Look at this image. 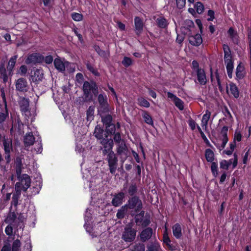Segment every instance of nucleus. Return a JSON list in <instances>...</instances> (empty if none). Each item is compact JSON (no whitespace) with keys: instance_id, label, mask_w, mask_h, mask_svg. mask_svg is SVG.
Listing matches in <instances>:
<instances>
[{"instance_id":"1","label":"nucleus","mask_w":251,"mask_h":251,"mask_svg":"<svg viewBox=\"0 0 251 251\" xmlns=\"http://www.w3.org/2000/svg\"><path fill=\"white\" fill-rule=\"evenodd\" d=\"M83 95L94 100L95 98L99 94L98 86L94 80L85 81L82 86Z\"/></svg>"},{"instance_id":"2","label":"nucleus","mask_w":251,"mask_h":251,"mask_svg":"<svg viewBox=\"0 0 251 251\" xmlns=\"http://www.w3.org/2000/svg\"><path fill=\"white\" fill-rule=\"evenodd\" d=\"M126 204L130 212H138L143 208L142 201L139 196L129 197Z\"/></svg>"},{"instance_id":"3","label":"nucleus","mask_w":251,"mask_h":251,"mask_svg":"<svg viewBox=\"0 0 251 251\" xmlns=\"http://www.w3.org/2000/svg\"><path fill=\"white\" fill-rule=\"evenodd\" d=\"M145 212L142 209L138 212H130L132 217H134L135 223L138 226L142 227H147L151 224L150 218H144Z\"/></svg>"},{"instance_id":"4","label":"nucleus","mask_w":251,"mask_h":251,"mask_svg":"<svg viewBox=\"0 0 251 251\" xmlns=\"http://www.w3.org/2000/svg\"><path fill=\"white\" fill-rule=\"evenodd\" d=\"M98 101L99 106L98 107V112L100 115L102 114L108 113L109 111V104L107 101V97L104 94H98Z\"/></svg>"},{"instance_id":"5","label":"nucleus","mask_w":251,"mask_h":251,"mask_svg":"<svg viewBox=\"0 0 251 251\" xmlns=\"http://www.w3.org/2000/svg\"><path fill=\"white\" fill-rule=\"evenodd\" d=\"M136 232V229L132 228V225L129 224L125 227L122 238L126 242H131L135 240Z\"/></svg>"},{"instance_id":"6","label":"nucleus","mask_w":251,"mask_h":251,"mask_svg":"<svg viewBox=\"0 0 251 251\" xmlns=\"http://www.w3.org/2000/svg\"><path fill=\"white\" fill-rule=\"evenodd\" d=\"M105 160L108 162L109 170L111 174H115L118 167V159L116 154L113 152L108 155Z\"/></svg>"},{"instance_id":"7","label":"nucleus","mask_w":251,"mask_h":251,"mask_svg":"<svg viewBox=\"0 0 251 251\" xmlns=\"http://www.w3.org/2000/svg\"><path fill=\"white\" fill-rule=\"evenodd\" d=\"M15 87L17 91L22 93L27 92L29 89L26 79L24 77L19 78L16 80Z\"/></svg>"},{"instance_id":"8","label":"nucleus","mask_w":251,"mask_h":251,"mask_svg":"<svg viewBox=\"0 0 251 251\" xmlns=\"http://www.w3.org/2000/svg\"><path fill=\"white\" fill-rule=\"evenodd\" d=\"M17 177L19 181L16 183L15 189H17V186H18V189L21 191L22 186H25L26 184L27 186H30L31 179L27 174H20V176H17Z\"/></svg>"},{"instance_id":"9","label":"nucleus","mask_w":251,"mask_h":251,"mask_svg":"<svg viewBox=\"0 0 251 251\" xmlns=\"http://www.w3.org/2000/svg\"><path fill=\"white\" fill-rule=\"evenodd\" d=\"M44 56L38 53H33L28 55L25 62L26 64H40L44 62Z\"/></svg>"},{"instance_id":"10","label":"nucleus","mask_w":251,"mask_h":251,"mask_svg":"<svg viewBox=\"0 0 251 251\" xmlns=\"http://www.w3.org/2000/svg\"><path fill=\"white\" fill-rule=\"evenodd\" d=\"M140 234V240L143 242H145L150 239L153 234V229L150 227H145Z\"/></svg>"},{"instance_id":"11","label":"nucleus","mask_w":251,"mask_h":251,"mask_svg":"<svg viewBox=\"0 0 251 251\" xmlns=\"http://www.w3.org/2000/svg\"><path fill=\"white\" fill-rule=\"evenodd\" d=\"M125 197V194L123 192H120L118 194H115L111 201V204L115 207L120 206L123 202V200Z\"/></svg>"},{"instance_id":"12","label":"nucleus","mask_w":251,"mask_h":251,"mask_svg":"<svg viewBox=\"0 0 251 251\" xmlns=\"http://www.w3.org/2000/svg\"><path fill=\"white\" fill-rule=\"evenodd\" d=\"M116 152L119 156H125L126 157L127 154H128L129 151L124 140H123L121 144L118 146Z\"/></svg>"},{"instance_id":"13","label":"nucleus","mask_w":251,"mask_h":251,"mask_svg":"<svg viewBox=\"0 0 251 251\" xmlns=\"http://www.w3.org/2000/svg\"><path fill=\"white\" fill-rule=\"evenodd\" d=\"M135 32L138 36H140L143 31L144 24L142 20L139 17H135L134 19Z\"/></svg>"},{"instance_id":"14","label":"nucleus","mask_w":251,"mask_h":251,"mask_svg":"<svg viewBox=\"0 0 251 251\" xmlns=\"http://www.w3.org/2000/svg\"><path fill=\"white\" fill-rule=\"evenodd\" d=\"M24 159L22 155L18 156L16 157L15 160V169L17 176H20L22 173V170L23 168L22 159Z\"/></svg>"},{"instance_id":"15","label":"nucleus","mask_w":251,"mask_h":251,"mask_svg":"<svg viewBox=\"0 0 251 251\" xmlns=\"http://www.w3.org/2000/svg\"><path fill=\"white\" fill-rule=\"evenodd\" d=\"M35 142V137L32 132L26 133L24 137V143L25 147L33 145Z\"/></svg>"},{"instance_id":"16","label":"nucleus","mask_w":251,"mask_h":251,"mask_svg":"<svg viewBox=\"0 0 251 251\" xmlns=\"http://www.w3.org/2000/svg\"><path fill=\"white\" fill-rule=\"evenodd\" d=\"M100 144L102 145L103 148L113 149L114 146V142L111 136L108 137L104 136V138L100 140Z\"/></svg>"},{"instance_id":"17","label":"nucleus","mask_w":251,"mask_h":251,"mask_svg":"<svg viewBox=\"0 0 251 251\" xmlns=\"http://www.w3.org/2000/svg\"><path fill=\"white\" fill-rule=\"evenodd\" d=\"M189 43L193 46H199L202 42V39L200 34H196L194 36H190Z\"/></svg>"},{"instance_id":"18","label":"nucleus","mask_w":251,"mask_h":251,"mask_svg":"<svg viewBox=\"0 0 251 251\" xmlns=\"http://www.w3.org/2000/svg\"><path fill=\"white\" fill-rule=\"evenodd\" d=\"M53 63L55 68L60 72L65 71V67L69 64L68 62H63L60 58H55Z\"/></svg>"},{"instance_id":"19","label":"nucleus","mask_w":251,"mask_h":251,"mask_svg":"<svg viewBox=\"0 0 251 251\" xmlns=\"http://www.w3.org/2000/svg\"><path fill=\"white\" fill-rule=\"evenodd\" d=\"M19 103L20 110L22 112L26 113L29 111V100L28 99L23 97Z\"/></svg>"},{"instance_id":"20","label":"nucleus","mask_w":251,"mask_h":251,"mask_svg":"<svg viewBox=\"0 0 251 251\" xmlns=\"http://www.w3.org/2000/svg\"><path fill=\"white\" fill-rule=\"evenodd\" d=\"M104 133L105 130L100 125H98L95 127L94 135L98 140L104 138Z\"/></svg>"},{"instance_id":"21","label":"nucleus","mask_w":251,"mask_h":251,"mask_svg":"<svg viewBox=\"0 0 251 251\" xmlns=\"http://www.w3.org/2000/svg\"><path fill=\"white\" fill-rule=\"evenodd\" d=\"M197 76V79L200 84L202 85H205L207 82L205 72L203 69L198 70L196 72Z\"/></svg>"},{"instance_id":"22","label":"nucleus","mask_w":251,"mask_h":251,"mask_svg":"<svg viewBox=\"0 0 251 251\" xmlns=\"http://www.w3.org/2000/svg\"><path fill=\"white\" fill-rule=\"evenodd\" d=\"M245 67L242 62L238 65L236 69V75L238 79H242L245 76Z\"/></svg>"},{"instance_id":"23","label":"nucleus","mask_w":251,"mask_h":251,"mask_svg":"<svg viewBox=\"0 0 251 251\" xmlns=\"http://www.w3.org/2000/svg\"><path fill=\"white\" fill-rule=\"evenodd\" d=\"M4 152H11L13 151L12 141L11 138H6L3 137L2 140Z\"/></svg>"},{"instance_id":"24","label":"nucleus","mask_w":251,"mask_h":251,"mask_svg":"<svg viewBox=\"0 0 251 251\" xmlns=\"http://www.w3.org/2000/svg\"><path fill=\"white\" fill-rule=\"evenodd\" d=\"M43 73L42 71L36 69L34 71L33 75H31V80L33 82L38 83L41 81L43 78Z\"/></svg>"},{"instance_id":"25","label":"nucleus","mask_w":251,"mask_h":251,"mask_svg":"<svg viewBox=\"0 0 251 251\" xmlns=\"http://www.w3.org/2000/svg\"><path fill=\"white\" fill-rule=\"evenodd\" d=\"M227 33L234 44L238 45L240 42L237 32L234 30L233 27H231L228 29Z\"/></svg>"},{"instance_id":"26","label":"nucleus","mask_w":251,"mask_h":251,"mask_svg":"<svg viewBox=\"0 0 251 251\" xmlns=\"http://www.w3.org/2000/svg\"><path fill=\"white\" fill-rule=\"evenodd\" d=\"M18 187V186H17V187ZM15 192L13 194L12 197L11 205H13L15 207L17 208L18 204L19 199L21 195V190L18 189V188H17V189H15Z\"/></svg>"},{"instance_id":"27","label":"nucleus","mask_w":251,"mask_h":251,"mask_svg":"<svg viewBox=\"0 0 251 251\" xmlns=\"http://www.w3.org/2000/svg\"><path fill=\"white\" fill-rule=\"evenodd\" d=\"M155 23L156 25L160 28H166L169 25L168 21L163 16H159L155 20Z\"/></svg>"},{"instance_id":"28","label":"nucleus","mask_w":251,"mask_h":251,"mask_svg":"<svg viewBox=\"0 0 251 251\" xmlns=\"http://www.w3.org/2000/svg\"><path fill=\"white\" fill-rule=\"evenodd\" d=\"M138 187L135 183H131L129 184L127 189V193L130 197L137 196L136 195L138 192Z\"/></svg>"},{"instance_id":"29","label":"nucleus","mask_w":251,"mask_h":251,"mask_svg":"<svg viewBox=\"0 0 251 251\" xmlns=\"http://www.w3.org/2000/svg\"><path fill=\"white\" fill-rule=\"evenodd\" d=\"M128 211H129V209L128 208L126 204L118 210L116 214L117 218L118 219H122L124 218Z\"/></svg>"},{"instance_id":"30","label":"nucleus","mask_w":251,"mask_h":251,"mask_svg":"<svg viewBox=\"0 0 251 251\" xmlns=\"http://www.w3.org/2000/svg\"><path fill=\"white\" fill-rule=\"evenodd\" d=\"M116 133V127L114 124L109 125L105 126V136H108V137H112V135Z\"/></svg>"},{"instance_id":"31","label":"nucleus","mask_w":251,"mask_h":251,"mask_svg":"<svg viewBox=\"0 0 251 251\" xmlns=\"http://www.w3.org/2000/svg\"><path fill=\"white\" fill-rule=\"evenodd\" d=\"M147 251H163L157 241L152 242L147 246Z\"/></svg>"},{"instance_id":"32","label":"nucleus","mask_w":251,"mask_h":251,"mask_svg":"<svg viewBox=\"0 0 251 251\" xmlns=\"http://www.w3.org/2000/svg\"><path fill=\"white\" fill-rule=\"evenodd\" d=\"M174 236L177 239L182 236L181 227L178 223L176 224L172 227Z\"/></svg>"},{"instance_id":"33","label":"nucleus","mask_w":251,"mask_h":251,"mask_svg":"<svg viewBox=\"0 0 251 251\" xmlns=\"http://www.w3.org/2000/svg\"><path fill=\"white\" fill-rule=\"evenodd\" d=\"M17 58H18V55H15L10 58V59L8 62V64L7 66V71L9 72V74H10L11 73V72L13 71V69H14V68L15 67V65L16 61Z\"/></svg>"},{"instance_id":"34","label":"nucleus","mask_w":251,"mask_h":251,"mask_svg":"<svg viewBox=\"0 0 251 251\" xmlns=\"http://www.w3.org/2000/svg\"><path fill=\"white\" fill-rule=\"evenodd\" d=\"M16 218L17 215L15 212L10 211L4 220V222L8 224H12L15 222Z\"/></svg>"},{"instance_id":"35","label":"nucleus","mask_w":251,"mask_h":251,"mask_svg":"<svg viewBox=\"0 0 251 251\" xmlns=\"http://www.w3.org/2000/svg\"><path fill=\"white\" fill-rule=\"evenodd\" d=\"M0 78L2 79L3 83H6L8 81V76L4 63H1L0 65Z\"/></svg>"},{"instance_id":"36","label":"nucleus","mask_w":251,"mask_h":251,"mask_svg":"<svg viewBox=\"0 0 251 251\" xmlns=\"http://www.w3.org/2000/svg\"><path fill=\"white\" fill-rule=\"evenodd\" d=\"M95 106H90L86 110V120L87 121H91L94 117Z\"/></svg>"},{"instance_id":"37","label":"nucleus","mask_w":251,"mask_h":251,"mask_svg":"<svg viewBox=\"0 0 251 251\" xmlns=\"http://www.w3.org/2000/svg\"><path fill=\"white\" fill-rule=\"evenodd\" d=\"M205 157L207 162H212L214 160V153L211 149H206L205 151Z\"/></svg>"},{"instance_id":"38","label":"nucleus","mask_w":251,"mask_h":251,"mask_svg":"<svg viewBox=\"0 0 251 251\" xmlns=\"http://www.w3.org/2000/svg\"><path fill=\"white\" fill-rule=\"evenodd\" d=\"M230 90L231 94L235 98H238L239 97V91L237 86L233 83H231L229 84Z\"/></svg>"},{"instance_id":"39","label":"nucleus","mask_w":251,"mask_h":251,"mask_svg":"<svg viewBox=\"0 0 251 251\" xmlns=\"http://www.w3.org/2000/svg\"><path fill=\"white\" fill-rule=\"evenodd\" d=\"M142 116L146 123L150 125H153V122L152 117L147 111H144Z\"/></svg>"},{"instance_id":"40","label":"nucleus","mask_w":251,"mask_h":251,"mask_svg":"<svg viewBox=\"0 0 251 251\" xmlns=\"http://www.w3.org/2000/svg\"><path fill=\"white\" fill-rule=\"evenodd\" d=\"M21 243L20 240L16 239L12 243L11 247V251H20Z\"/></svg>"},{"instance_id":"41","label":"nucleus","mask_w":251,"mask_h":251,"mask_svg":"<svg viewBox=\"0 0 251 251\" xmlns=\"http://www.w3.org/2000/svg\"><path fill=\"white\" fill-rule=\"evenodd\" d=\"M101 121L103 125L106 126L112 124L111 123L112 121V117L111 115L108 114L104 117H101Z\"/></svg>"},{"instance_id":"42","label":"nucleus","mask_w":251,"mask_h":251,"mask_svg":"<svg viewBox=\"0 0 251 251\" xmlns=\"http://www.w3.org/2000/svg\"><path fill=\"white\" fill-rule=\"evenodd\" d=\"M94 101L93 99H91L89 97L88 98L85 95H83V97H79L77 100V102L79 105H83L84 102H91Z\"/></svg>"},{"instance_id":"43","label":"nucleus","mask_w":251,"mask_h":251,"mask_svg":"<svg viewBox=\"0 0 251 251\" xmlns=\"http://www.w3.org/2000/svg\"><path fill=\"white\" fill-rule=\"evenodd\" d=\"M211 163V165L210 168H211V172H212L213 176L216 177L218 175V164L216 162H215L213 161Z\"/></svg>"},{"instance_id":"44","label":"nucleus","mask_w":251,"mask_h":251,"mask_svg":"<svg viewBox=\"0 0 251 251\" xmlns=\"http://www.w3.org/2000/svg\"><path fill=\"white\" fill-rule=\"evenodd\" d=\"M224 60L226 64L233 63L232 60L231 51H229V52L226 51L224 52Z\"/></svg>"},{"instance_id":"45","label":"nucleus","mask_w":251,"mask_h":251,"mask_svg":"<svg viewBox=\"0 0 251 251\" xmlns=\"http://www.w3.org/2000/svg\"><path fill=\"white\" fill-rule=\"evenodd\" d=\"M210 115L211 112L208 110H206L205 114L203 115L201 120L203 126H206L207 125V123L209 120Z\"/></svg>"},{"instance_id":"46","label":"nucleus","mask_w":251,"mask_h":251,"mask_svg":"<svg viewBox=\"0 0 251 251\" xmlns=\"http://www.w3.org/2000/svg\"><path fill=\"white\" fill-rule=\"evenodd\" d=\"M86 66L87 69L95 75L98 76L100 75V73L94 68V66L90 62L87 63Z\"/></svg>"},{"instance_id":"47","label":"nucleus","mask_w":251,"mask_h":251,"mask_svg":"<svg viewBox=\"0 0 251 251\" xmlns=\"http://www.w3.org/2000/svg\"><path fill=\"white\" fill-rule=\"evenodd\" d=\"M122 64L127 68L132 65V60L130 57L125 56L122 61Z\"/></svg>"},{"instance_id":"48","label":"nucleus","mask_w":251,"mask_h":251,"mask_svg":"<svg viewBox=\"0 0 251 251\" xmlns=\"http://www.w3.org/2000/svg\"><path fill=\"white\" fill-rule=\"evenodd\" d=\"M173 101L175 105L180 110H182L184 109L183 102L179 98L177 97Z\"/></svg>"},{"instance_id":"49","label":"nucleus","mask_w":251,"mask_h":251,"mask_svg":"<svg viewBox=\"0 0 251 251\" xmlns=\"http://www.w3.org/2000/svg\"><path fill=\"white\" fill-rule=\"evenodd\" d=\"M168 249L171 251H175L179 250V246L176 243H168L166 245H165Z\"/></svg>"},{"instance_id":"50","label":"nucleus","mask_w":251,"mask_h":251,"mask_svg":"<svg viewBox=\"0 0 251 251\" xmlns=\"http://www.w3.org/2000/svg\"><path fill=\"white\" fill-rule=\"evenodd\" d=\"M195 8L198 13L201 14L204 10V6L201 2H197L195 5Z\"/></svg>"},{"instance_id":"51","label":"nucleus","mask_w":251,"mask_h":251,"mask_svg":"<svg viewBox=\"0 0 251 251\" xmlns=\"http://www.w3.org/2000/svg\"><path fill=\"white\" fill-rule=\"evenodd\" d=\"M138 100L139 103V105L141 106L149 107L150 106V102L143 98H139Z\"/></svg>"},{"instance_id":"52","label":"nucleus","mask_w":251,"mask_h":251,"mask_svg":"<svg viewBox=\"0 0 251 251\" xmlns=\"http://www.w3.org/2000/svg\"><path fill=\"white\" fill-rule=\"evenodd\" d=\"M197 128H198V129L200 133L201 134V137L202 138V139L203 140L204 142L206 143V144L207 146H208L209 147H211V145L210 144L208 140L207 139V138H206V136L205 135V134H204V133L203 132V131L201 129V127L199 126H198Z\"/></svg>"},{"instance_id":"53","label":"nucleus","mask_w":251,"mask_h":251,"mask_svg":"<svg viewBox=\"0 0 251 251\" xmlns=\"http://www.w3.org/2000/svg\"><path fill=\"white\" fill-rule=\"evenodd\" d=\"M113 142L114 141L116 144H118V146L121 144V142L123 140L121 139V136L120 132H117L115 134H113Z\"/></svg>"},{"instance_id":"54","label":"nucleus","mask_w":251,"mask_h":251,"mask_svg":"<svg viewBox=\"0 0 251 251\" xmlns=\"http://www.w3.org/2000/svg\"><path fill=\"white\" fill-rule=\"evenodd\" d=\"M226 68L228 76L229 78L232 77V71L233 69V63H227L226 64Z\"/></svg>"},{"instance_id":"55","label":"nucleus","mask_w":251,"mask_h":251,"mask_svg":"<svg viewBox=\"0 0 251 251\" xmlns=\"http://www.w3.org/2000/svg\"><path fill=\"white\" fill-rule=\"evenodd\" d=\"M145 247L143 243L136 244L131 251H145Z\"/></svg>"},{"instance_id":"56","label":"nucleus","mask_w":251,"mask_h":251,"mask_svg":"<svg viewBox=\"0 0 251 251\" xmlns=\"http://www.w3.org/2000/svg\"><path fill=\"white\" fill-rule=\"evenodd\" d=\"M72 19L75 21H80L83 19V15L78 13H73L71 14Z\"/></svg>"},{"instance_id":"57","label":"nucleus","mask_w":251,"mask_h":251,"mask_svg":"<svg viewBox=\"0 0 251 251\" xmlns=\"http://www.w3.org/2000/svg\"><path fill=\"white\" fill-rule=\"evenodd\" d=\"M15 226V224H13V226L12 224H9L5 228V233L8 236L12 235L13 233V226L14 227Z\"/></svg>"},{"instance_id":"58","label":"nucleus","mask_w":251,"mask_h":251,"mask_svg":"<svg viewBox=\"0 0 251 251\" xmlns=\"http://www.w3.org/2000/svg\"><path fill=\"white\" fill-rule=\"evenodd\" d=\"M8 116V112L7 110V108H6L5 113H0V126H2V124L5 121L6 117Z\"/></svg>"},{"instance_id":"59","label":"nucleus","mask_w":251,"mask_h":251,"mask_svg":"<svg viewBox=\"0 0 251 251\" xmlns=\"http://www.w3.org/2000/svg\"><path fill=\"white\" fill-rule=\"evenodd\" d=\"M230 166V164L228 163L226 160H223L220 162V168L227 170Z\"/></svg>"},{"instance_id":"60","label":"nucleus","mask_w":251,"mask_h":251,"mask_svg":"<svg viewBox=\"0 0 251 251\" xmlns=\"http://www.w3.org/2000/svg\"><path fill=\"white\" fill-rule=\"evenodd\" d=\"M215 75H216V78L217 81L218 86L219 89L221 92H222L223 91V89L221 85L220 79V76L218 73V71L217 70L215 72Z\"/></svg>"},{"instance_id":"61","label":"nucleus","mask_w":251,"mask_h":251,"mask_svg":"<svg viewBox=\"0 0 251 251\" xmlns=\"http://www.w3.org/2000/svg\"><path fill=\"white\" fill-rule=\"evenodd\" d=\"M177 7L179 9L183 8L186 3V0H176Z\"/></svg>"},{"instance_id":"62","label":"nucleus","mask_w":251,"mask_h":251,"mask_svg":"<svg viewBox=\"0 0 251 251\" xmlns=\"http://www.w3.org/2000/svg\"><path fill=\"white\" fill-rule=\"evenodd\" d=\"M101 150H102V154L103 155H106V157L109 154H110L111 153L114 152L112 151V149L101 148Z\"/></svg>"},{"instance_id":"63","label":"nucleus","mask_w":251,"mask_h":251,"mask_svg":"<svg viewBox=\"0 0 251 251\" xmlns=\"http://www.w3.org/2000/svg\"><path fill=\"white\" fill-rule=\"evenodd\" d=\"M192 69L196 72L198 70H201L202 69L199 67V63L196 60H193L192 62Z\"/></svg>"},{"instance_id":"64","label":"nucleus","mask_w":251,"mask_h":251,"mask_svg":"<svg viewBox=\"0 0 251 251\" xmlns=\"http://www.w3.org/2000/svg\"><path fill=\"white\" fill-rule=\"evenodd\" d=\"M162 240H163V244H165V245H166L168 243H170L171 240H170V239L169 238V237L168 235V234L167 233H164L163 234Z\"/></svg>"}]
</instances>
